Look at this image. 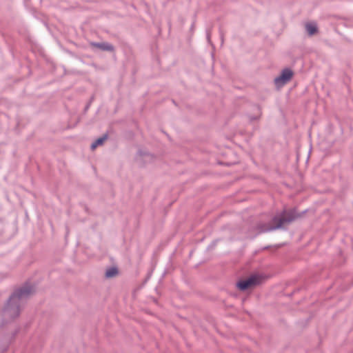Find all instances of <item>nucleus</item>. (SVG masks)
Masks as SVG:
<instances>
[{"label": "nucleus", "mask_w": 353, "mask_h": 353, "mask_svg": "<svg viewBox=\"0 0 353 353\" xmlns=\"http://www.w3.org/2000/svg\"><path fill=\"white\" fill-rule=\"evenodd\" d=\"M34 292V287L29 284H26L15 290L3 309V316L11 319L18 316L23 303Z\"/></svg>", "instance_id": "obj_1"}, {"label": "nucleus", "mask_w": 353, "mask_h": 353, "mask_svg": "<svg viewBox=\"0 0 353 353\" xmlns=\"http://www.w3.org/2000/svg\"><path fill=\"white\" fill-rule=\"evenodd\" d=\"M296 217L295 212H283L279 215L275 216L271 223L260 226L259 231L269 232L281 228L284 224L290 223Z\"/></svg>", "instance_id": "obj_2"}, {"label": "nucleus", "mask_w": 353, "mask_h": 353, "mask_svg": "<svg viewBox=\"0 0 353 353\" xmlns=\"http://www.w3.org/2000/svg\"><path fill=\"white\" fill-rule=\"evenodd\" d=\"M293 76V72L285 68L282 70L281 74L274 79V84L277 88H280L288 83Z\"/></svg>", "instance_id": "obj_3"}, {"label": "nucleus", "mask_w": 353, "mask_h": 353, "mask_svg": "<svg viewBox=\"0 0 353 353\" xmlns=\"http://www.w3.org/2000/svg\"><path fill=\"white\" fill-rule=\"evenodd\" d=\"M259 278L256 276H251L245 280H242L236 283L237 288L241 290H245L258 283Z\"/></svg>", "instance_id": "obj_4"}, {"label": "nucleus", "mask_w": 353, "mask_h": 353, "mask_svg": "<svg viewBox=\"0 0 353 353\" xmlns=\"http://www.w3.org/2000/svg\"><path fill=\"white\" fill-rule=\"evenodd\" d=\"M93 46L105 51H112L114 50L113 46L108 43H93Z\"/></svg>", "instance_id": "obj_5"}, {"label": "nucleus", "mask_w": 353, "mask_h": 353, "mask_svg": "<svg viewBox=\"0 0 353 353\" xmlns=\"http://www.w3.org/2000/svg\"><path fill=\"white\" fill-rule=\"evenodd\" d=\"M305 30L309 35H314L317 32L316 24L314 23H308L305 25Z\"/></svg>", "instance_id": "obj_6"}, {"label": "nucleus", "mask_w": 353, "mask_h": 353, "mask_svg": "<svg viewBox=\"0 0 353 353\" xmlns=\"http://www.w3.org/2000/svg\"><path fill=\"white\" fill-rule=\"evenodd\" d=\"M108 136L106 134L103 135V137L97 139L94 142H93L91 145V148L92 150H94L99 145H102L104 141L107 139Z\"/></svg>", "instance_id": "obj_7"}, {"label": "nucleus", "mask_w": 353, "mask_h": 353, "mask_svg": "<svg viewBox=\"0 0 353 353\" xmlns=\"http://www.w3.org/2000/svg\"><path fill=\"white\" fill-rule=\"evenodd\" d=\"M118 274V270L116 268H110L105 272V276L107 278H112Z\"/></svg>", "instance_id": "obj_8"}]
</instances>
